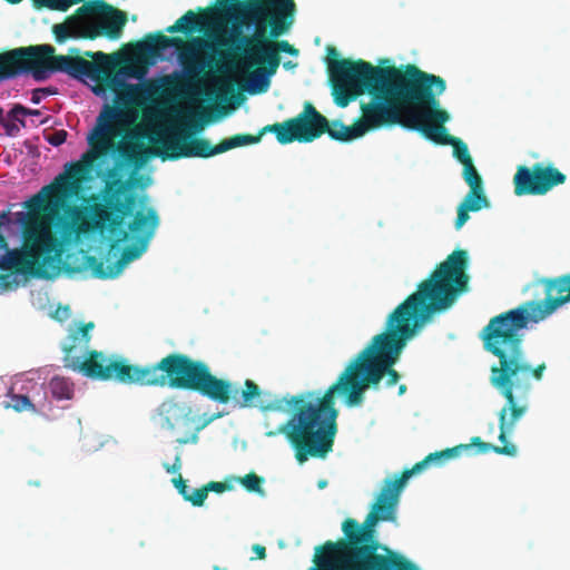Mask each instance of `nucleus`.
Masks as SVG:
<instances>
[{
    "instance_id": "1",
    "label": "nucleus",
    "mask_w": 570,
    "mask_h": 570,
    "mask_svg": "<svg viewBox=\"0 0 570 570\" xmlns=\"http://www.w3.org/2000/svg\"><path fill=\"white\" fill-rule=\"evenodd\" d=\"M330 71L337 106L346 107L365 92L373 97L372 102L362 105L363 115L353 125H335V140L350 141L383 125L402 124L432 142H463L444 126L450 115L439 100L446 89L442 77L411 63L401 70L394 66L375 67L362 59L331 63Z\"/></svg>"
},
{
    "instance_id": "2",
    "label": "nucleus",
    "mask_w": 570,
    "mask_h": 570,
    "mask_svg": "<svg viewBox=\"0 0 570 570\" xmlns=\"http://www.w3.org/2000/svg\"><path fill=\"white\" fill-rule=\"evenodd\" d=\"M469 255L465 249L453 250L440 263L429 278L417 285V291L409 295L387 317L385 331L373 336L338 375L326 394L335 406V395L344 396L348 407L360 406L368 389L379 390L386 377V387L400 381L394 368L416 327L436 312L450 308L458 297L468 291L470 276Z\"/></svg>"
},
{
    "instance_id": "3",
    "label": "nucleus",
    "mask_w": 570,
    "mask_h": 570,
    "mask_svg": "<svg viewBox=\"0 0 570 570\" xmlns=\"http://www.w3.org/2000/svg\"><path fill=\"white\" fill-rule=\"evenodd\" d=\"M150 177L138 174V170L127 175L109 177L104 194H91L81 197L80 205L72 204L68 216L60 219V227L69 237L80 236L108 228L111 243L109 254L126 240L131 244L122 249L121 256L105 266V262L82 250L68 255L63 268L68 273H80L90 269L96 278L107 279L117 277L124 267L139 258L148 247L159 225V216L155 208L147 207L148 196L138 197L131 193L134 188H146Z\"/></svg>"
},
{
    "instance_id": "4",
    "label": "nucleus",
    "mask_w": 570,
    "mask_h": 570,
    "mask_svg": "<svg viewBox=\"0 0 570 570\" xmlns=\"http://www.w3.org/2000/svg\"><path fill=\"white\" fill-rule=\"evenodd\" d=\"M507 407L508 401L498 413L499 441L502 445H493L482 441L480 436H473L469 444H459L430 453L422 461L415 463L412 469L404 470L396 480H386L376 502L362 524L355 519L347 518L342 523L344 539L336 542L326 541L315 549L316 553L313 561L318 570H391L394 562L401 558L391 560L376 553L379 544L374 540V528L380 521L395 520V509L400 493L407 480L412 475L422 472L426 466L431 464L441 465L443 462L470 451L472 446H475L478 453L482 454L493 451L497 454L515 456L518 448L508 441V435L513 432L520 419L512 421L511 410H507Z\"/></svg>"
},
{
    "instance_id": "5",
    "label": "nucleus",
    "mask_w": 570,
    "mask_h": 570,
    "mask_svg": "<svg viewBox=\"0 0 570 570\" xmlns=\"http://www.w3.org/2000/svg\"><path fill=\"white\" fill-rule=\"evenodd\" d=\"M546 298L527 301L518 307L490 318L480 332L483 348L498 358L490 368V384L508 401L512 421L529 410L532 380L541 381L544 362L532 366L524 351V332L529 324L539 323L562 305L570 303V273L543 278Z\"/></svg>"
},
{
    "instance_id": "6",
    "label": "nucleus",
    "mask_w": 570,
    "mask_h": 570,
    "mask_svg": "<svg viewBox=\"0 0 570 570\" xmlns=\"http://www.w3.org/2000/svg\"><path fill=\"white\" fill-rule=\"evenodd\" d=\"M225 16L232 21L229 38L218 39L222 47L242 52L247 67L266 66L267 75L276 72L281 58L273 42L266 38V27L271 36L277 38L294 23L295 0H220Z\"/></svg>"
},
{
    "instance_id": "7",
    "label": "nucleus",
    "mask_w": 570,
    "mask_h": 570,
    "mask_svg": "<svg viewBox=\"0 0 570 570\" xmlns=\"http://www.w3.org/2000/svg\"><path fill=\"white\" fill-rule=\"evenodd\" d=\"M167 356H171L176 366L174 370H163L158 386L169 385L173 389L193 391L220 404L234 401L242 409L255 406L262 412L288 413L286 400L292 396L289 394L274 395L262 391L254 381L246 380L238 396L234 384L214 375L205 362L183 353H170Z\"/></svg>"
},
{
    "instance_id": "8",
    "label": "nucleus",
    "mask_w": 570,
    "mask_h": 570,
    "mask_svg": "<svg viewBox=\"0 0 570 570\" xmlns=\"http://www.w3.org/2000/svg\"><path fill=\"white\" fill-rule=\"evenodd\" d=\"M94 322L80 323L70 330L61 345L65 366L81 373L86 377L140 386H158L163 370H174L176 366L171 356H165L159 362L148 365L128 364L118 356H107L102 352L89 350Z\"/></svg>"
},
{
    "instance_id": "9",
    "label": "nucleus",
    "mask_w": 570,
    "mask_h": 570,
    "mask_svg": "<svg viewBox=\"0 0 570 570\" xmlns=\"http://www.w3.org/2000/svg\"><path fill=\"white\" fill-rule=\"evenodd\" d=\"M291 417L276 430L266 432L273 438L283 434L295 451L299 464L308 458L324 459L332 450L337 431L338 411L327 397H316L314 392L292 395L286 400Z\"/></svg>"
},
{
    "instance_id": "10",
    "label": "nucleus",
    "mask_w": 570,
    "mask_h": 570,
    "mask_svg": "<svg viewBox=\"0 0 570 570\" xmlns=\"http://www.w3.org/2000/svg\"><path fill=\"white\" fill-rule=\"evenodd\" d=\"M91 150L85 155H95L97 159L99 153L118 150L119 157L115 161L109 177L127 175L130 171L139 170L150 157H158L163 161L177 160L180 158H208L225 153L240 145H90ZM95 161H92L94 167ZM92 169V168H90ZM91 171V170H89ZM90 174V173H88ZM89 175L83 179L87 180Z\"/></svg>"
},
{
    "instance_id": "11",
    "label": "nucleus",
    "mask_w": 570,
    "mask_h": 570,
    "mask_svg": "<svg viewBox=\"0 0 570 570\" xmlns=\"http://www.w3.org/2000/svg\"><path fill=\"white\" fill-rule=\"evenodd\" d=\"M335 125H340V120L330 121L311 102H306L297 116L267 125L257 135H235L219 142H259L266 132L275 134L278 142H312L324 134L335 140L333 135L338 131Z\"/></svg>"
},
{
    "instance_id": "12",
    "label": "nucleus",
    "mask_w": 570,
    "mask_h": 570,
    "mask_svg": "<svg viewBox=\"0 0 570 570\" xmlns=\"http://www.w3.org/2000/svg\"><path fill=\"white\" fill-rule=\"evenodd\" d=\"M56 51L51 45L19 47L0 52V82L30 73L35 80L48 79L50 70H73L67 58H53Z\"/></svg>"
},
{
    "instance_id": "13",
    "label": "nucleus",
    "mask_w": 570,
    "mask_h": 570,
    "mask_svg": "<svg viewBox=\"0 0 570 570\" xmlns=\"http://www.w3.org/2000/svg\"><path fill=\"white\" fill-rule=\"evenodd\" d=\"M53 58H67L75 65V70H50L48 71V78L53 72H65L72 78L80 79L81 77H88L92 80L100 81L106 80L107 86L115 92L116 99L115 102L117 105L127 106L140 96L142 89L139 86L129 85L125 80L112 76V59L109 55L98 51L90 52L87 51L85 55L92 58L94 61H89L80 56H65V55H55V51L51 53Z\"/></svg>"
},
{
    "instance_id": "14",
    "label": "nucleus",
    "mask_w": 570,
    "mask_h": 570,
    "mask_svg": "<svg viewBox=\"0 0 570 570\" xmlns=\"http://www.w3.org/2000/svg\"><path fill=\"white\" fill-rule=\"evenodd\" d=\"M81 7L77 9L78 14L86 17L82 22L80 35L83 39H96L106 36L109 39H118L127 22V16L124 11L112 7L105 0H85Z\"/></svg>"
},
{
    "instance_id": "15",
    "label": "nucleus",
    "mask_w": 570,
    "mask_h": 570,
    "mask_svg": "<svg viewBox=\"0 0 570 570\" xmlns=\"http://www.w3.org/2000/svg\"><path fill=\"white\" fill-rule=\"evenodd\" d=\"M208 45L200 38H194L185 42L178 37H167L161 32L149 33L146 38L137 43V50L141 56L157 58L161 51L169 47L178 50V58L185 70L189 73L202 71L205 67L204 62L198 60L200 50Z\"/></svg>"
},
{
    "instance_id": "16",
    "label": "nucleus",
    "mask_w": 570,
    "mask_h": 570,
    "mask_svg": "<svg viewBox=\"0 0 570 570\" xmlns=\"http://www.w3.org/2000/svg\"><path fill=\"white\" fill-rule=\"evenodd\" d=\"M567 177L552 165L534 164L532 169L520 166L513 177L514 194L546 195L553 187L564 184Z\"/></svg>"
},
{
    "instance_id": "17",
    "label": "nucleus",
    "mask_w": 570,
    "mask_h": 570,
    "mask_svg": "<svg viewBox=\"0 0 570 570\" xmlns=\"http://www.w3.org/2000/svg\"><path fill=\"white\" fill-rule=\"evenodd\" d=\"M128 119L119 106H105L97 118L95 128L88 134L87 142H145L126 138Z\"/></svg>"
},
{
    "instance_id": "18",
    "label": "nucleus",
    "mask_w": 570,
    "mask_h": 570,
    "mask_svg": "<svg viewBox=\"0 0 570 570\" xmlns=\"http://www.w3.org/2000/svg\"><path fill=\"white\" fill-rule=\"evenodd\" d=\"M464 181L469 186V191L458 206V216L455 219V228L460 229L469 220L470 212H479L490 207V200L484 190V184L481 175L475 171L463 176Z\"/></svg>"
},
{
    "instance_id": "19",
    "label": "nucleus",
    "mask_w": 570,
    "mask_h": 570,
    "mask_svg": "<svg viewBox=\"0 0 570 570\" xmlns=\"http://www.w3.org/2000/svg\"><path fill=\"white\" fill-rule=\"evenodd\" d=\"M158 412L168 430H174L178 425L188 426L194 422L190 409L174 399L165 400L159 405Z\"/></svg>"
},
{
    "instance_id": "20",
    "label": "nucleus",
    "mask_w": 570,
    "mask_h": 570,
    "mask_svg": "<svg viewBox=\"0 0 570 570\" xmlns=\"http://www.w3.org/2000/svg\"><path fill=\"white\" fill-rule=\"evenodd\" d=\"M28 115L40 117L41 114L39 110H30L21 105H16L0 121V129L4 135L14 137L21 127H26L24 117Z\"/></svg>"
},
{
    "instance_id": "21",
    "label": "nucleus",
    "mask_w": 570,
    "mask_h": 570,
    "mask_svg": "<svg viewBox=\"0 0 570 570\" xmlns=\"http://www.w3.org/2000/svg\"><path fill=\"white\" fill-rule=\"evenodd\" d=\"M82 22H86V17L78 14L76 11L65 23L55 24L53 33L57 41L62 42L68 38H82L80 35Z\"/></svg>"
},
{
    "instance_id": "22",
    "label": "nucleus",
    "mask_w": 570,
    "mask_h": 570,
    "mask_svg": "<svg viewBox=\"0 0 570 570\" xmlns=\"http://www.w3.org/2000/svg\"><path fill=\"white\" fill-rule=\"evenodd\" d=\"M204 24V17L196 14L193 10H188L174 24L166 28L169 33L184 32L189 33L200 30Z\"/></svg>"
},
{
    "instance_id": "23",
    "label": "nucleus",
    "mask_w": 570,
    "mask_h": 570,
    "mask_svg": "<svg viewBox=\"0 0 570 570\" xmlns=\"http://www.w3.org/2000/svg\"><path fill=\"white\" fill-rule=\"evenodd\" d=\"M49 391L58 401L71 400L73 396V384L69 379L55 376L49 382Z\"/></svg>"
},
{
    "instance_id": "24",
    "label": "nucleus",
    "mask_w": 570,
    "mask_h": 570,
    "mask_svg": "<svg viewBox=\"0 0 570 570\" xmlns=\"http://www.w3.org/2000/svg\"><path fill=\"white\" fill-rule=\"evenodd\" d=\"M10 403L6 405V407H11L13 411L20 413V412H31L37 413L38 410L35 405V403L31 401V399L28 395L24 394H16V393H9Z\"/></svg>"
},
{
    "instance_id": "25",
    "label": "nucleus",
    "mask_w": 570,
    "mask_h": 570,
    "mask_svg": "<svg viewBox=\"0 0 570 570\" xmlns=\"http://www.w3.org/2000/svg\"><path fill=\"white\" fill-rule=\"evenodd\" d=\"M269 76L271 75H267L266 71H262L261 69L252 71L248 77V91L250 94L265 92L269 87Z\"/></svg>"
},
{
    "instance_id": "26",
    "label": "nucleus",
    "mask_w": 570,
    "mask_h": 570,
    "mask_svg": "<svg viewBox=\"0 0 570 570\" xmlns=\"http://www.w3.org/2000/svg\"><path fill=\"white\" fill-rule=\"evenodd\" d=\"M451 146L453 147L454 157L463 165V173H462L463 176L478 171L473 164V159L470 155V151L468 149V145H451Z\"/></svg>"
},
{
    "instance_id": "27",
    "label": "nucleus",
    "mask_w": 570,
    "mask_h": 570,
    "mask_svg": "<svg viewBox=\"0 0 570 570\" xmlns=\"http://www.w3.org/2000/svg\"><path fill=\"white\" fill-rule=\"evenodd\" d=\"M263 478L258 476L256 473L250 472L240 479L242 485L248 492L263 493L262 483Z\"/></svg>"
},
{
    "instance_id": "28",
    "label": "nucleus",
    "mask_w": 570,
    "mask_h": 570,
    "mask_svg": "<svg viewBox=\"0 0 570 570\" xmlns=\"http://www.w3.org/2000/svg\"><path fill=\"white\" fill-rule=\"evenodd\" d=\"M146 142H209L205 138L187 137V138H157L149 137Z\"/></svg>"
},
{
    "instance_id": "29",
    "label": "nucleus",
    "mask_w": 570,
    "mask_h": 570,
    "mask_svg": "<svg viewBox=\"0 0 570 570\" xmlns=\"http://www.w3.org/2000/svg\"><path fill=\"white\" fill-rule=\"evenodd\" d=\"M207 495H208V493L204 485L199 489H195V490L190 491V494L187 498V501L190 502L195 507H202L204 504Z\"/></svg>"
},
{
    "instance_id": "30",
    "label": "nucleus",
    "mask_w": 570,
    "mask_h": 570,
    "mask_svg": "<svg viewBox=\"0 0 570 570\" xmlns=\"http://www.w3.org/2000/svg\"><path fill=\"white\" fill-rule=\"evenodd\" d=\"M55 94H57V88L55 87L38 88L32 91L31 101L33 104H39L42 97Z\"/></svg>"
},
{
    "instance_id": "31",
    "label": "nucleus",
    "mask_w": 570,
    "mask_h": 570,
    "mask_svg": "<svg viewBox=\"0 0 570 570\" xmlns=\"http://www.w3.org/2000/svg\"><path fill=\"white\" fill-rule=\"evenodd\" d=\"M173 481L179 494L184 498V500L187 501V498L190 494V490L186 484V481L181 478V475H179L177 479H174Z\"/></svg>"
},
{
    "instance_id": "32",
    "label": "nucleus",
    "mask_w": 570,
    "mask_h": 570,
    "mask_svg": "<svg viewBox=\"0 0 570 570\" xmlns=\"http://www.w3.org/2000/svg\"><path fill=\"white\" fill-rule=\"evenodd\" d=\"M67 131L63 129L55 130L46 135L47 142H66Z\"/></svg>"
},
{
    "instance_id": "33",
    "label": "nucleus",
    "mask_w": 570,
    "mask_h": 570,
    "mask_svg": "<svg viewBox=\"0 0 570 570\" xmlns=\"http://www.w3.org/2000/svg\"><path fill=\"white\" fill-rule=\"evenodd\" d=\"M273 43H274L277 52L282 51V52L289 53V55L298 53V50L296 48H294L292 45H289L288 41H286V40H282V41H277V42H273Z\"/></svg>"
},
{
    "instance_id": "34",
    "label": "nucleus",
    "mask_w": 570,
    "mask_h": 570,
    "mask_svg": "<svg viewBox=\"0 0 570 570\" xmlns=\"http://www.w3.org/2000/svg\"><path fill=\"white\" fill-rule=\"evenodd\" d=\"M205 488L207 490V493L209 491H213V492H216V493H222V492H224V491L229 489V487L226 483L216 482V481L208 482L207 484H205Z\"/></svg>"
},
{
    "instance_id": "35",
    "label": "nucleus",
    "mask_w": 570,
    "mask_h": 570,
    "mask_svg": "<svg viewBox=\"0 0 570 570\" xmlns=\"http://www.w3.org/2000/svg\"><path fill=\"white\" fill-rule=\"evenodd\" d=\"M338 57V52L334 47H327V70H330V65L334 62H338L342 59H336ZM328 76L331 77V71H328Z\"/></svg>"
},
{
    "instance_id": "36",
    "label": "nucleus",
    "mask_w": 570,
    "mask_h": 570,
    "mask_svg": "<svg viewBox=\"0 0 570 570\" xmlns=\"http://www.w3.org/2000/svg\"><path fill=\"white\" fill-rule=\"evenodd\" d=\"M164 468L168 473H171V474L177 473L181 469L180 455H176L175 461L171 465L168 463H165Z\"/></svg>"
},
{
    "instance_id": "37",
    "label": "nucleus",
    "mask_w": 570,
    "mask_h": 570,
    "mask_svg": "<svg viewBox=\"0 0 570 570\" xmlns=\"http://www.w3.org/2000/svg\"><path fill=\"white\" fill-rule=\"evenodd\" d=\"M394 568L396 570H417L413 563H411L410 561H406L404 559H400L399 561H395Z\"/></svg>"
},
{
    "instance_id": "38",
    "label": "nucleus",
    "mask_w": 570,
    "mask_h": 570,
    "mask_svg": "<svg viewBox=\"0 0 570 570\" xmlns=\"http://www.w3.org/2000/svg\"><path fill=\"white\" fill-rule=\"evenodd\" d=\"M197 432H198V429L193 433V435L190 438H180V439L177 440V442L179 444H187L189 442L196 443L198 441Z\"/></svg>"
},
{
    "instance_id": "39",
    "label": "nucleus",
    "mask_w": 570,
    "mask_h": 570,
    "mask_svg": "<svg viewBox=\"0 0 570 570\" xmlns=\"http://www.w3.org/2000/svg\"><path fill=\"white\" fill-rule=\"evenodd\" d=\"M256 556L258 559H265L266 558V549L265 547L261 546V544H255L253 547Z\"/></svg>"
},
{
    "instance_id": "40",
    "label": "nucleus",
    "mask_w": 570,
    "mask_h": 570,
    "mask_svg": "<svg viewBox=\"0 0 570 570\" xmlns=\"http://www.w3.org/2000/svg\"><path fill=\"white\" fill-rule=\"evenodd\" d=\"M59 313H60L61 317H60V316H57V317L61 321L62 318H67V317L69 316V314H70V309H69V307H68V306H65L63 308H58V309L56 311V314H57V315H58Z\"/></svg>"
},
{
    "instance_id": "41",
    "label": "nucleus",
    "mask_w": 570,
    "mask_h": 570,
    "mask_svg": "<svg viewBox=\"0 0 570 570\" xmlns=\"http://www.w3.org/2000/svg\"><path fill=\"white\" fill-rule=\"evenodd\" d=\"M146 72V69L142 67L140 70L130 72L131 76L136 78H141Z\"/></svg>"
},
{
    "instance_id": "42",
    "label": "nucleus",
    "mask_w": 570,
    "mask_h": 570,
    "mask_svg": "<svg viewBox=\"0 0 570 570\" xmlns=\"http://www.w3.org/2000/svg\"><path fill=\"white\" fill-rule=\"evenodd\" d=\"M406 390H407V387H406V385H405V384H400V385H399L397 394H399L400 396H402V395H404V394L406 393Z\"/></svg>"
},
{
    "instance_id": "43",
    "label": "nucleus",
    "mask_w": 570,
    "mask_h": 570,
    "mask_svg": "<svg viewBox=\"0 0 570 570\" xmlns=\"http://www.w3.org/2000/svg\"><path fill=\"white\" fill-rule=\"evenodd\" d=\"M326 485H327V481L326 480H320L318 483H317V487L320 489H324Z\"/></svg>"
},
{
    "instance_id": "44",
    "label": "nucleus",
    "mask_w": 570,
    "mask_h": 570,
    "mask_svg": "<svg viewBox=\"0 0 570 570\" xmlns=\"http://www.w3.org/2000/svg\"><path fill=\"white\" fill-rule=\"evenodd\" d=\"M29 146H30V153H33V150H32V149H33V148H36V147H37V145H29Z\"/></svg>"
},
{
    "instance_id": "45",
    "label": "nucleus",
    "mask_w": 570,
    "mask_h": 570,
    "mask_svg": "<svg viewBox=\"0 0 570 570\" xmlns=\"http://www.w3.org/2000/svg\"><path fill=\"white\" fill-rule=\"evenodd\" d=\"M284 67H285V68L291 67V62H286V63H284Z\"/></svg>"
}]
</instances>
